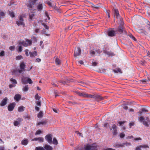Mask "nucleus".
<instances>
[{"label":"nucleus","mask_w":150,"mask_h":150,"mask_svg":"<svg viewBox=\"0 0 150 150\" xmlns=\"http://www.w3.org/2000/svg\"><path fill=\"white\" fill-rule=\"evenodd\" d=\"M52 142L53 144L55 145H57L58 143V142L57 139L55 138H53V141H52Z\"/></svg>","instance_id":"nucleus-34"},{"label":"nucleus","mask_w":150,"mask_h":150,"mask_svg":"<svg viewBox=\"0 0 150 150\" xmlns=\"http://www.w3.org/2000/svg\"><path fill=\"white\" fill-rule=\"evenodd\" d=\"M41 131L40 130H38L36 132H35V134H39L41 133Z\"/></svg>","instance_id":"nucleus-54"},{"label":"nucleus","mask_w":150,"mask_h":150,"mask_svg":"<svg viewBox=\"0 0 150 150\" xmlns=\"http://www.w3.org/2000/svg\"><path fill=\"white\" fill-rule=\"evenodd\" d=\"M146 27L150 31V22L148 20L146 21Z\"/></svg>","instance_id":"nucleus-25"},{"label":"nucleus","mask_w":150,"mask_h":150,"mask_svg":"<svg viewBox=\"0 0 150 150\" xmlns=\"http://www.w3.org/2000/svg\"><path fill=\"white\" fill-rule=\"evenodd\" d=\"M96 53V52L93 50H91L90 52V54L92 56L94 55Z\"/></svg>","instance_id":"nucleus-42"},{"label":"nucleus","mask_w":150,"mask_h":150,"mask_svg":"<svg viewBox=\"0 0 150 150\" xmlns=\"http://www.w3.org/2000/svg\"><path fill=\"white\" fill-rule=\"evenodd\" d=\"M28 83L30 84H31L33 83V81L30 79L28 78L27 79V83Z\"/></svg>","instance_id":"nucleus-45"},{"label":"nucleus","mask_w":150,"mask_h":150,"mask_svg":"<svg viewBox=\"0 0 150 150\" xmlns=\"http://www.w3.org/2000/svg\"><path fill=\"white\" fill-rule=\"evenodd\" d=\"M129 36L131 39H132V40H133L134 41H136V39L134 37V36H133V35L132 34H130L129 35Z\"/></svg>","instance_id":"nucleus-40"},{"label":"nucleus","mask_w":150,"mask_h":150,"mask_svg":"<svg viewBox=\"0 0 150 150\" xmlns=\"http://www.w3.org/2000/svg\"><path fill=\"white\" fill-rule=\"evenodd\" d=\"M43 116V112L42 111L40 112L38 115V118H40Z\"/></svg>","instance_id":"nucleus-35"},{"label":"nucleus","mask_w":150,"mask_h":150,"mask_svg":"<svg viewBox=\"0 0 150 150\" xmlns=\"http://www.w3.org/2000/svg\"><path fill=\"white\" fill-rule=\"evenodd\" d=\"M23 120V119L22 118L18 117L17 119L15 121L13 122L14 125L15 126H17L19 125L21 122Z\"/></svg>","instance_id":"nucleus-11"},{"label":"nucleus","mask_w":150,"mask_h":150,"mask_svg":"<svg viewBox=\"0 0 150 150\" xmlns=\"http://www.w3.org/2000/svg\"><path fill=\"white\" fill-rule=\"evenodd\" d=\"M21 96L20 95L17 94L15 96L14 99L16 101H18L21 99Z\"/></svg>","instance_id":"nucleus-21"},{"label":"nucleus","mask_w":150,"mask_h":150,"mask_svg":"<svg viewBox=\"0 0 150 150\" xmlns=\"http://www.w3.org/2000/svg\"><path fill=\"white\" fill-rule=\"evenodd\" d=\"M26 42L28 44V45H31L32 43V41L31 40L27 39L26 40Z\"/></svg>","instance_id":"nucleus-38"},{"label":"nucleus","mask_w":150,"mask_h":150,"mask_svg":"<svg viewBox=\"0 0 150 150\" xmlns=\"http://www.w3.org/2000/svg\"><path fill=\"white\" fill-rule=\"evenodd\" d=\"M107 34L108 36L110 37H112L115 35V33L114 30L112 29H109Z\"/></svg>","instance_id":"nucleus-9"},{"label":"nucleus","mask_w":150,"mask_h":150,"mask_svg":"<svg viewBox=\"0 0 150 150\" xmlns=\"http://www.w3.org/2000/svg\"><path fill=\"white\" fill-rule=\"evenodd\" d=\"M97 147L93 145L87 144L84 147V150H97Z\"/></svg>","instance_id":"nucleus-5"},{"label":"nucleus","mask_w":150,"mask_h":150,"mask_svg":"<svg viewBox=\"0 0 150 150\" xmlns=\"http://www.w3.org/2000/svg\"><path fill=\"white\" fill-rule=\"evenodd\" d=\"M81 54V50L79 47L76 48L75 50L74 56L75 57Z\"/></svg>","instance_id":"nucleus-12"},{"label":"nucleus","mask_w":150,"mask_h":150,"mask_svg":"<svg viewBox=\"0 0 150 150\" xmlns=\"http://www.w3.org/2000/svg\"><path fill=\"white\" fill-rule=\"evenodd\" d=\"M7 97L5 98L0 103V105L3 106L5 105L7 103Z\"/></svg>","instance_id":"nucleus-17"},{"label":"nucleus","mask_w":150,"mask_h":150,"mask_svg":"<svg viewBox=\"0 0 150 150\" xmlns=\"http://www.w3.org/2000/svg\"><path fill=\"white\" fill-rule=\"evenodd\" d=\"M139 146L140 147L142 148H149V146L147 145H140Z\"/></svg>","instance_id":"nucleus-39"},{"label":"nucleus","mask_w":150,"mask_h":150,"mask_svg":"<svg viewBox=\"0 0 150 150\" xmlns=\"http://www.w3.org/2000/svg\"><path fill=\"white\" fill-rule=\"evenodd\" d=\"M19 70H20L19 69H15L14 70H13L12 71V73L13 74H14L15 75H16L18 74L19 73Z\"/></svg>","instance_id":"nucleus-30"},{"label":"nucleus","mask_w":150,"mask_h":150,"mask_svg":"<svg viewBox=\"0 0 150 150\" xmlns=\"http://www.w3.org/2000/svg\"><path fill=\"white\" fill-rule=\"evenodd\" d=\"M55 62L57 65H59L61 64L60 60L57 58L55 59Z\"/></svg>","instance_id":"nucleus-31"},{"label":"nucleus","mask_w":150,"mask_h":150,"mask_svg":"<svg viewBox=\"0 0 150 150\" xmlns=\"http://www.w3.org/2000/svg\"><path fill=\"white\" fill-rule=\"evenodd\" d=\"M138 120L140 122H142L145 126L147 127L149 126L150 120L149 117H146L144 118L143 116H140Z\"/></svg>","instance_id":"nucleus-1"},{"label":"nucleus","mask_w":150,"mask_h":150,"mask_svg":"<svg viewBox=\"0 0 150 150\" xmlns=\"http://www.w3.org/2000/svg\"><path fill=\"white\" fill-rule=\"evenodd\" d=\"M77 93L80 96L86 98L87 93L84 92H77Z\"/></svg>","instance_id":"nucleus-22"},{"label":"nucleus","mask_w":150,"mask_h":150,"mask_svg":"<svg viewBox=\"0 0 150 150\" xmlns=\"http://www.w3.org/2000/svg\"><path fill=\"white\" fill-rule=\"evenodd\" d=\"M113 130V131L112 133L113 135H117V129H115Z\"/></svg>","instance_id":"nucleus-51"},{"label":"nucleus","mask_w":150,"mask_h":150,"mask_svg":"<svg viewBox=\"0 0 150 150\" xmlns=\"http://www.w3.org/2000/svg\"><path fill=\"white\" fill-rule=\"evenodd\" d=\"M19 44L20 45H22L25 47H27L28 46V44L27 43L26 41H22L20 42L19 43Z\"/></svg>","instance_id":"nucleus-23"},{"label":"nucleus","mask_w":150,"mask_h":150,"mask_svg":"<svg viewBox=\"0 0 150 150\" xmlns=\"http://www.w3.org/2000/svg\"><path fill=\"white\" fill-rule=\"evenodd\" d=\"M53 148L51 146L46 144L44 147L40 146L36 147L35 150H53Z\"/></svg>","instance_id":"nucleus-3"},{"label":"nucleus","mask_w":150,"mask_h":150,"mask_svg":"<svg viewBox=\"0 0 150 150\" xmlns=\"http://www.w3.org/2000/svg\"><path fill=\"white\" fill-rule=\"evenodd\" d=\"M119 26L117 30L118 33L120 34H122L123 32H125V28L124 26L123 21H118Z\"/></svg>","instance_id":"nucleus-2"},{"label":"nucleus","mask_w":150,"mask_h":150,"mask_svg":"<svg viewBox=\"0 0 150 150\" xmlns=\"http://www.w3.org/2000/svg\"><path fill=\"white\" fill-rule=\"evenodd\" d=\"M32 141H38L40 142H42L44 141V139L43 138L40 137L38 138H35L32 140Z\"/></svg>","instance_id":"nucleus-16"},{"label":"nucleus","mask_w":150,"mask_h":150,"mask_svg":"<svg viewBox=\"0 0 150 150\" xmlns=\"http://www.w3.org/2000/svg\"><path fill=\"white\" fill-rule=\"evenodd\" d=\"M5 55V52L4 51H2L0 53V57H3Z\"/></svg>","instance_id":"nucleus-44"},{"label":"nucleus","mask_w":150,"mask_h":150,"mask_svg":"<svg viewBox=\"0 0 150 150\" xmlns=\"http://www.w3.org/2000/svg\"><path fill=\"white\" fill-rule=\"evenodd\" d=\"M9 13L10 16L12 17L13 18L15 17V14L14 12L13 11H9Z\"/></svg>","instance_id":"nucleus-36"},{"label":"nucleus","mask_w":150,"mask_h":150,"mask_svg":"<svg viewBox=\"0 0 150 150\" xmlns=\"http://www.w3.org/2000/svg\"><path fill=\"white\" fill-rule=\"evenodd\" d=\"M35 15L33 13H32L31 14H30L29 15V18L30 21H32L33 18L34 17Z\"/></svg>","instance_id":"nucleus-28"},{"label":"nucleus","mask_w":150,"mask_h":150,"mask_svg":"<svg viewBox=\"0 0 150 150\" xmlns=\"http://www.w3.org/2000/svg\"><path fill=\"white\" fill-rule=\"evenodd\" d=\"M42 25L44 26V28L47 30H48L49 29V27L45 23H42Z\"/></svg>","instance_id":"nucleus-50"},{"label":"nucleus","mask_w":150,"mask_h":150,"mask_svg":"<svg viewBox=\"0 0 150 150\" xmlns=\"http://www.w3.org/2000/svg\"><path fill=\"white\" fill-rule=\"evenodd\" d=\"M94 94L91 95L86 93V98H94Z\"/></svg>","instance_id":"nucleus-26"},{"label":"nucleus","mask_w":150,"mask_h":150,"mask_svg":"<svg viewBox=\"0 0 150 150\" xmlns=\"http://www.w3.org/2000/svg\"><path fill=\"white\" fill-rule=\"evenodd\" d=\"M28 78L27 77H23L22 78L21 80L22 83L24 84H25L27 83V79Z\"/></svg>","instance_id":"nucleus-20"},{"label":"nucleus","mask_w":150,"mask_h":150,"mask_svg":"<svg viewBox=\"0 0 150 150\" xmlns=\"http://www.w3.org/2000/svg\"><path fill=\"white\" fill-rule=\"evenodd\" d=\"M113 71L115 73H117L118 72L122 73L121 69L119 68H117L113 70Z\"/></svg>","instance_id":"nucleus-27"},{"label":"nucleus","mask_w":150,"mask_h":150,"mask_svg":"<svg viewBox=\"0 0 150 150\" xmlns=\"http://www.w3.org/2000/svg\"><path fill=\"white\" fill-rule=\"evenodd\" d=\"M142 110L143 112H146L148 111V110L145 108H143L142 109Z\"/></svg>","instance_id":"nucleus-62"},{"label":"nucleus","mask_w":150,"mask_h":150,"mask_svg":"<svg viewBox=\"0 0 150 150\" xmlns=\"http://www.w3.org/2000/svg\"><path fill=\"white\" fill-rule=\"evenodd\" d=\"M127 144L131 145V143H123L122 144H115V146L117 148H120L124 147V145H127Z\"/></svg>","instance_id":"nucleus-15"},{"label":"nucleus","mask_w":150,"mask_h":150,"mask_svg":"<svg viewBox=\"0 0 150 150\" xmlns=\"http://www.w3.org/2000/svg\"><path fill=\"white\" fill-rule=\"evenodd\" d=\"M45 16L47 17V19L48 20H50V18L49 16L48 13L47 12H46L45 13Z\"/></svg>","instance_id":"nucleus-57"},{"label":"nucleus","mask_w":150,"mask_h":150,"mask_svg":"<svg viewBox=\"0 0 150 150\" xmlns=\"http://www.w3.org/2000/svg\"><path fill=\"white\" fill-rule=\"evenodd\" d=\"M78 62L81 64H83V62L82 60H80L78 61Z\"/></svg>","instance_id":"nucleus-64"},{"label":"nucleus","mask_w":150,"mask_h":150,"mask_svg":"<svg viewBox=\"0 0 150 150\" xmlns=\"http://www.w3.org/2000/svg\"><path fill=\"white\" fill-rule=\"evenodd\" d=\"M36 103L37 105L39 106H41V103L39 101H37Z\"/></svg>","instance_id":"nucleus-61"},{"label":"nucleus","mask_w":150,"mask_h":150,"mask_svg":"<svg viewBox=\"0 0 150 150\" xmlns=\"http://www.w3.org/2000/svg\"><path fill=\"white\" fill-rule=\"evenodd\" d=\"M10 81H11V82L15 84H16L17 83L15 79L13 78L11 79H10Z\"/></svg>","instance_id":"nucleus-41"},{"label":"nucleus","mask_w":150,"mask_h":150,"mask_svg":"<svg viewBox=\"0 0 150 150\" xmlns=\"http://www.w3.org/2000/svg\"><path fill=\"white\" fill-rule=\"evenodd\" d=\"M28 86L26 85L23 88V90L24 91H26L28 90Z\"/></svg>","instance_id":"nucleus-37"},{"label":"nucleus","mask_w":150,"mask_h":150,"mask_svg":"<svg viewBox=\"0 0 150 150\" xmlns=\"http://www.w3.org/2000/svg\"><path fill=\"white\" fill-rule=\"evenodd\" d=\"M104 127H108L109 126V125L108 124V123H105L104 125Z\"/></svg>","instance_id":"nucleus-63"},{"label":"nucleus","mask_w":150,"mask_h":150,"mask_svg":"<svg viewBox=\"0 0 150 150\" xmlns=\"http://www.w3.org/2000/svg\"><path fill=\"white\" fill-rule=\"evenodd\" d=\"M45 139L49 144H51L52 143V136L50 134L47 135L45 137Z\"/></svg>","instance_id":"nucleus-10"},{"label":"nucleus","mask_w":150,"mask_h":150,"mask_svg":"<svg viewBox=\"0 0 150 150\" xmlns=\"http://www.w3.org/2000/svg\"><path fill=\"white\" fill-rule=\"evenodd\" d=\"M134 125V122H131L129 123V125L130 126V127L131 128V127L132 126H133Z\"/></svg>","instance_id":"nucleus-59"},{"label":"nucleus","mask_w":150,"mask_h":150,"mask_svg":"<svg viewBox=\"0 0 150 150\" xmlns=\"http://www.w3.org/2000/svg\"><path fill=\"white\" fill-rule=\"evenodd\" d=\"M25 65L24 62H21L20 65V68L21 69L19 70V74H21L22 71H25Z\"/></svg>","instance_id":"nucleus-8"},{"label":"nucleus","mask_w":150,"mask_h":150,"mask_svg":"<svg viewBox=\"0 0 150 150\" xmlns=\"http://www.w3.org/2000/svg\"><path fill=\"white\" fill-rule=\"evenodd\" d=\"M23 58V57L21 55L17 56L16 58L17 60H19Z\"/></svg>","instance_id":"nucleus-43"},{"label":"nucleus","mask_w":150,"mask_h":150,"mask_svg":"<svg viewBox=\"0 0 150 150\" xmlns=\"http://www.w3.org/2000/svg\"><path fill=\"white\" fill-rule=\"evenodd\" d=\"M15 49V47L14 46H10L9 48V49L11 51L14 50Z\"/></svg>","instance_id":"nucleus-49"},{"label":"nucleus","mask_w":150,"mask_h":150,"mask_svg":"<svg viewBox=\"0 0 150 150\" xmlns=\"http://www.w3.org/2000/svg\"><path fill=\"white\" fill-rule=\"evenodd\" d=\"M38 0H28L29 3L27 5V6L30 8L34 7V5Z\"/></svg>","instance_id":"nucleus-7"},{"label":"nucleus","mask_w":150,"mask_h":150,"mask_svg":"<svg viewBox=\"0 0 150 150\" xmlns=\"http://www.w3.org/2000/svg\"><path fill=\"white\" fill-rule=\"evenodd\" d=\"M37 8L38 11H40L42 9V4L41 3H39L38 4H37Z\"/></svg>","instance_id":"nucleus-18"},{"label":"nucleus","mask_w":150,"mask_h":150,"mask_svg":"<svg viewBox=\"0 0 150 150\" xmlns=\"http://www.w3.org/2000/svg\"><path fill=\"white\" fill-rule=\"evenodd\" d=\"M45 123V122H38L37 124V125H40L41 124L43 125Z\"/></svg>","instance_id":"nucleus-56"},{"label":"nucleus","mask_w":150,"mask_h":150,"mask_svg":"<svg viewBox=\"0 0 150 150\" xmlns=\"http://www.w3.org/2000/svg\"><path fill=\"white\" fill-rule=\"evenodd\" d=\"M104 52L105 54H106L109 55H110L111 54V53L109 52L104 51Z\"/></svg>","instance_id":"nucleus-60"},{"label":"nucleus","mask_w":150,"mask_h":150,"mask_svg":"<svg viewBox=\"0 0 150 150\" xmlns=\"http://www.w3.org/2000/svg\"><path fill=\"white\" fill-rule=\"evenodd\" d=\"M28 143L27 139L24 140L22 141L21 144L22 145H27Z\"/></svg>","instance_id":"nucleus-29"},{"label":"nucleus","mask_w":150,"mask_h":150,"mask_svg":"<svg viewBox=\"0 0 150 150\" xmlns=\"http://www.w3.org/2000/svg\"><path fill=\"white\" fill-rule=\"evenodd\" d=\"M19 20L16 21V23L18 25H22L24 27L25 26V24L24 22V19L22 15L19 16Z\"/></svg>","instance_id":"nucleus-4"},{"label":"nucleus","mask_w":150,"mask_h":150,"mask_svg":"<svg viewBox=\"0 0 150 150\" xmlns=\"http://www.w3.org/2000/svg\"><path fill=\"white\" fill-rule=\"evenodd\" d=\"M103 98H104L103 97L99 95L94 94V99L97 101L101 100L103 99Z\"/></svg>","instance_id":"nucleus-13"},{"label":"nucleus","mask_w":150,"mask_h":150,"mask_svg":"<svg viewBox=\"0 0 150 150\" xmlns=\"http://www.w3.org/2000/svg\"><path fill=\"white\" fill-rule=\"evenodd\" d=\"M125 136V134L123 133H121L120 134V137L121 138H124Z\"/></svg>","instance_id":"nucleus-55"},{"label":"nucleus","mask_w":150,"mask_h":150,"mask_svg":"<svg viewBox=\"0 0 150 150\" xmlns=\"http://www.w3.org/2000/svg\"><path fill=\"white\" fill-rule=\"evenodd\" d=\"M15 103H11L8 107V110L10 111H13L15 107Z\"/></svg>","instance_id":"nucleus-14"},{"label":"nucleus","mask_w":150,"mask_h":150,"mask_svg":"<svg viewBox=\"0 0 150 150\" xmlns=\"http://www.w3.org/2000/svg\"><path fill=\"white\" fill-rule=\"evenodd\" d=\"M15 86H16L14 84H10L9 85V87L10 88H11L13 87H14Z\"/></svg>","instance_id":"nucleus-58"},{"label":"nucleus","mask_w":150,"mask_h":150,"mask_svg":"<svg viewBox=\"0 0 150 150\" xmlns=\"http://www.w3.org/2000/svg\"><path fill=\"white\" fill-rule=\"evenodd\" d=\"M5 15V14L3 11H0V20L1 18H3Z\"/></svg>","instance_id":"nucleus-33"},{"label":"nucleus","mask_w":150,"mask_h":150,"mask_svg":"<svg viewBox=\"0 0 150 150\" xmlns=\"http://www.w3.org/2000/svg\"><path fill=\"white\" fill-rule=\"evenodd\" d=\"M117 128V127L116 125L115 124H114L112 125V127H110V130H111L112 129H113V130H114L115 129H116Z\"/></svg>","instance_id":"nucleus-32"},{"label":"nucleus","mask_w":150,"mask_h":150,"mask_svg":"<svg viewBox=\"0 0 150 150\" xmlns=\"http://www.w3.org/2000/svg\"><path fill=\"white\" fill-rule=\"evenodd\" d=\"M28 52L29 50L28 49H26L25 50V54L27 57L29 56Z\"/></svg>","instance_id":"nucleus-46"},{"label":"nucleus","mask_w":150,"mask_h":150,"mask_svg":"<svg viewBox=\"0 0 150 150\" xmlns=\"http://www.w3.org/2000/svg\"><path fill=\"white\" fill-rule=\"evenodd\" d=\"M29 54L30 57H35L37 54V52L36 51H34L33 52H30Z\"/></svg>","instance_id":"nucleus-19"},{"label":"nucleus","mask_w":150,"mask_h":150,"mask_svg":"<svg viewBox=\"0 0 150 150\" xmlns=\"http://www.w3.org/2000/svg\"><path fill=\"white\" fill-rule=\"evenodd\" d=\"M18 51L19 52H21L22 51V47L21 46H18Z\"/></svg>","instance_id":"nucleus-47"},{"label":"nucleus","mask_w":150,"mask_h":150,"mask_svg":"<svg viewBox=\"0 0 150 150\" xmlns=\"http://www.w3.org/2000/svg\"><path fill=\"white\" fill-rule=\"evenodd\" d=\"M35 98L36 100H39L40 99V97L38 96V94H36L35 96Z\"/></svg>","instance_id":"nucleus-48"},{"label":"nucleus","mask_w":150,"mask_h":150,"mask_svg":"<svg viewBox=\"0 0 150 150\" xmlns=\"http://www.w3.org/2000/svg\"><path fill=\"white\" fill-rule=\"evenodd\" d=\"M25 107L23 106L19 107L18 108V111L19 112H21L24 111Z\"/></svg>","instance_id":"nucleus-24"},{"label":"nucleus","mask_w":150,"mask_h":150,"mask_svg":"<svg viewBox=\"0 0 150 150\" xmlns=\"http://www.w3.org/2000/svg\"><path fill=\"white\" fill-rule=\"evenodd\" d=\"M98 64V63L96 62H93L92 63V65L93 66H96Z\"/></svg>","instance_id":"nucleus-53"},{"label":"nucleus","mask_w":150,"mask_h":150,"mask_svg":"<svg viewBox=\"0 0 150 150\" xmlns=\"http://www.w3.org/2000/svg\"><path fill=\"white\" fill-rule=\"evenodd\" d=\"M114 16H116L118 22L123 21V19L121 16H120L118 10L117 9H114Z\"/></svg>","instance_id":"nucleus-6"},{"label":"nucleus","mask_w":150,"mask_h":150,"mask_svg":"<svg viewBox=\"0 0 150 150\" xmlns=\"http://www.w3.org/2000/svg\"><path fill=\"white\" fill-rule=\"evenodd\" d=\"M122 107L125 110H127L128 109V107L127 106V105L125 104H123L122 105Z\"/></svg>","instance_id":"nucleus-52"}]
</instances>
